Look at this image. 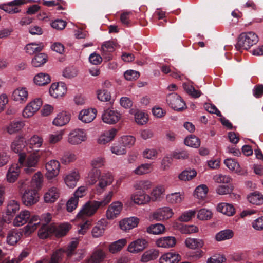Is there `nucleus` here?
I'll return each mask as SVG.
<instances>
[{"label":"nucleus","mask_w":263,"mask_h":263,"mask_svg":"<svg viewBox=\"0 0 263 263\" xmlns=\"http://www.w3.org/2000/svg\"><path fill=\"white\" fill-rule=\"evenodd\" d=\"M114 180L112 174L110 172H106L100 176L96 185L97 192L101 194L106 188L110 185Z\"/></svg>","instance_id":"obj_8"},{"label":"nucleus","mask_w":263,"mask_h":263,"mask_svg":"<svg viewBox=\"0 0 263 263\" xmlns=\"http://www.w3.org/2000/svg\"><path fill=\"white\" fill-rule=\"evenodd\" d=\"M197 175V172L194 169L185 170L179 175V178L182 181H189Z\"/></svg>","instance_id":"obj_51"},{"label":"nucleus","mask_w":263,"mask_h":263,"mask_svg":"<svg viewBox=\"0 0 263 263\" xmlns=\"http://www.w3.org/2000/svg\"><path fill=\"white\" fill-rule=\"evenodd\" d=\"M184 144L190 147L197 148L200 145V140L195 135H192L184 139Z\"/></svg>","instance_id":"obj_56"},{"label":"nucleus","mask_w":263,"mask_h":263,"mask_svg":"<svg viewBox=\"0 0 263 263\" xmlns=\"http://www.w3.org/2000/svg\"><path fill=\"white\" fill-rule=\"evenodd\" d=\"M234 236V233L230 229H226L220 231L215 235V239L217 241H221L232 238Z\"/></svg>","instance_id":"obj_45"},{"label":"nucleus","mask_w":263,"mask_h":263,"mask_svg":"<svg viewBox=\"0 0 263 263\" xmlns=\"http://www.w3.org/2000/svg\"><path fill=\"white\" fill-rule=\"evenodd\" d=\"M105 253L101 249H97L92 253L88 263H100L104 259Z\"/></svg>","instance_id":"obj_37"},{"label":"nucleus","mask_w":263,"mask_h":263,"mask_svg":"<svg viewBox=\"0 0 263 263\" xmlns=\"http://www.w3.org/2000/svg\"><path fill=\"white\" fill-rule=\"evenodd\" d=\"M117 130L115 128H111L103 133L98 138L97 142L101 145H105L110 142L115 137Z\"/></svg>","instance_id":"obj_27"},{"label":"nucleus","mask_w":263,"mask_h":263,"mask_svg":"<svg viewBox=\"0 0 263 263\" xmlns=\"http://www.w3.org/2000/svg\"><path fill=\"white\" fill-rule=\"evenodd\" d=\"M80 179L79 173L78 171H72L65 175L64 177V181L70 188L74 187Z\"/></svg>","instance_id":"obj_28"},{"label":"nucleus","mask_w":263,"mask_h":263,"mask_svg":"<svg viewBox=\"0 0 263 263\" xmlns=\"http://www.w3.org/2000/svg\"><path fill=\"white\" fill-rule=\"evenodd\" d=\"M121 118V115L117 110L107 109L104 110L102 119L104 123L113 124L118 122Z\"/></svg>","instance_id":"obj_14"},{"label":"nucleus","mask_w":263,"mask_h":263,"mask_svg":"<svg viewBox=\"0 0 263 263\" xmlns=\"http://www.w3.org/2000/svg\"><path fill=\"white\" fill-rule=\"evenodd\" d=\"M97 97L99 100L102 102H107L111 99V95L110 92L104 89H98L97 92Z\"/></svg>","instance_id":"obj_60"},{"label":"nucleus","mask_w":263,"mask_h":263,"mask_svg":"<svg viewBox=\"0 0 263 263\" xmlns=\"http://www.w3.org/2000/svg\"><path fill=\"white\" fill-rule=\"evenodd\" d=\"M97 110L95 109H88L81 110L79 115V120L85 123L92 122L96 118Z\"/></svg>","instance_id":"obj_23"},{"label":"nucleus","mask_w":263,"mask_h":263,"mask_svg":"<svg viewBox=\"0 0 263 263\" xmlns=\"http://www.w3.org/2000/svg\"><path fill=\"white\" fill-rule=\"evenodd\" d=\"M22 200L26 206H31L36 204L39 200L37 190L35 189L25 190L22 196Z\"/></svg>","instance_id":"obj_7"},{"label":"nucleus","mask_w":263,"mask_h":263,"mask_svg":"<svg viewBox=\"0 0 263 263\" xmlns=\"http://www.w3.org/2000/svg\"><path fill=\"white\" fill-rule=\"evenodd\" d=\"M147 246V242L144 239H138L132 242L128 246L127 250L130 253H138L142 251Z\"/></svg>","instance_id":"obj_21"},{"label":"nucleus","mask_w":263,"mask_h":263,"mask_svg":"<svg viewBox=\"0 0 263 263\" xmlns=\"http://www.w3.org/2000/svg\"><path fill=\"white\" fill-rule=\"evenodd\" d=\"M114 192L109 191L105 194L100 201L90 200L85 203L77 215L78 219H84L86 217L92 216L101 207L107 205L111 200Z\"/></svg>","instance_id":"obj_2"},{"label":"nucleus","mask_w":263,"mask_h":263,"mask_svg":"<svg viewBox=\"0 0 263 263\" xmlns=\"http://www.w3.org/2000/svg\"><path fill=\"white\" fill-rule=\"evenodd\" d=\"M123 209L121 202L117 201L112 202L107 208L105 213L106 219L113 220L118 217Z\"/></svg>","instance_id":"obj_10"},{"label":"nucleus","mask_w":263,"mask_h":263,"mask_svg":"<svg viewBox=\"0 0 263 263\" xmlns=\"http://www.w3.org/2000/svg\"><path fill=\"white\" fill-rule=\"evenodd\" d=\"M71 229V225L68 223H64L59 224L57 227L54 226L53 232L58 237H62Z\"/></svg>","instance_id":"obj_39"},{"label":"nucleus","mask_w":263,"mask_h":263,"mask_svg":"<svg viewBox=\"0 0 263 263\" xmlns=\"http://www.w3.org/2000/svg\"><path fill=\"white\" fill-rule=\"evenodd\" d=\"M20 209V203L14 200H11L8 202L6 213L7 215H13Z\"/></svg>","instance_id":"obj_43"},{"label":"nucleus","mask_w":263,"mask_h":263,"mask_svg":"<svg viewBox=\"0 0 263 263\" xmlns=\"http://www.w3.org/2000/svg\"><path fill=\"white\" fill-rule=\"evenodd\" d=\"M71 119V115L66 111H62L57 114L52 121L53 125L56 126H62L69 123Z\"/></svg>","instance_id":"obj_26"},{"label":"nucleus","mask_w":263,"mask_h":263,"mask_svg":"<svg viewBox=\"0 0 263 263\" xmlns=\"http://www.w3.org/2000/svg\"><path fill=\"white\" fill-rule=\"evenodd\" d=\"M60 164L59 161L52 160L46 164L47 172L46 177L48 180H51L59 173Z\"/></svg>","instance_id":"obj_15"},{"label":"nucleus","mask_w":263,"mask_h":263,"mask_svg":"<svg viewBox=\"0 0 263 263\" xmlns=\"http://www.w3.org/2000/svg\"><path fill=\"white\" fill-rule=\"evenodd\" d=\"M135 122L139 125H144L148 121L147 115L144 112L138 110L134 113Z\"/></svg>","instance_id":"obj_58"},{"label":"nucleus","mask_w":263,"mask_h":263,"mask_svg":"<svg viewBox=\"0 0 263 263\" xmlns=\"http://www.w3.org/2000/svg\"><path fill=\"white\" fill-rule=\"evenodd\" d=\"M224 164L230 170L236 173H240L241 172V167L239 163L234 159L228 158L224 161Z\"/></svg>","instance_id":"obj_49"},{"label":"nucleus","mask_w":263,"mask_h":263,"mask_svg":"<svg viewBox=\"0 0 263 263\" xmlns=\"http://www.w3.org/2000/svg\"><path fill=\"white\" fill-rule=\"evenodd\" d=\"M209 189L206 185L200 184L197 186L194 191V196L198 199H204L206 198Z\"/></svg>","instance_id":"obj_46"},{"label":"nucleus","mask_w":263,"mask_h":263,"mask_svg":"<svg viewBox=\"0 0 263 263\" xmlns=\"http://www.w3.org/2000/svg\"><path fill=\"white\" fill-rule=\"evenodd\" d=\"M183 87L186 93L192 97L199 98L201 95V92L198 90H196L190 83H184Z\"/></svg>","instance_id":"obj_54"},{"label":"nucleus","mask_w":263,"mask_h":263,"mask_svg":"<svg viewBox=\"0 0 263 263\" xmlns=\"http://www.w3.org/2000/svg\"><path fill=\"white\" fill-rule=\"evenodd\" d=\"M60 195L59 189L55 186H51L45 192L43 199L46 203H52L58 200Z\"/></svg>","instance_id":"obj_17"},{"label":"nucleus","mask_w":263,"mask_h":263,"mask_svg":"<svg viewBox=\"0 0 263 263\" xmlns=\"http://www.w3.org/2000/svg\"><path fill=\"white\" fill-rule=\"evenodd\" d=\"M43 48V43H31L26 45L25 49L28 54L31 55L41 51Z\"/></svg>","instance_id":"obj_38"},{"label":"nucleus","mask_w":263,"mask_h":263,"mask_svg":"<svg viewBox=\"0 0 263 263\" xmlns=\"http://www.w3.org/2000/svg\"><path fill=\"white\" fill-rule=\"evenodd\" d=\"M25 125L24 121H13L6 126V130L8 134L13 135L21 130Z\"/></svg>","instance_id":"obj_30"},{"label":"nucleus","mask_w":263,"mask_h":263,"mask_svg":"<svg viewBox=\"0 0 263 263\" xmlns=\"http://www.w3.org/2000/svg\"><path fill=\"white\" fill-rule=\"evenodd\" d=\"M117 44L113 41H108L104 42L101 46V54L106 62L110 61L112 59L111 53L116 49Z\"/></svg>","instance_id":"obj_11"},{"label":"nucleus","mask_w":263,"mask_h":263,"mask_svg":"<svg viewBox=\"0 0 263 263\" xmlns=\"http://www.w3.org/2000/svg\"><path fill=\"white\" fill-rule=\"evenodd\" d=\"M180 260V255L175 252H168L162 255L160 263H177Z\"/></svg>","instance_id":"obj_31"},{"label":"nucleus","mask_w":263,"mask_h":263,"mask_svg":"<svg viewBox=\"0 0 263 263\" xmlns=\"http://www.w3.org/2000/svg\"><path fill=\"white\" fill-rule=\"evenodd\" d=\"M47 61V56L45 53H39L32 60L31 64L33 67H39L44 65Z\"/></svg>","instance_id":"obj_48"},{"label":"nucleus","mask_w":263,"mask_h":263,"mask_svg":"<svg viewBox=\"0 0 263 263\" xmlns=\"http://www.w3.org/2000/svg\"><path fill=\"white\" fill-rule=\"evenodd\" d=\"M166 198L167 201L171 204H179L183 201L184 195L179 192H176L167 195Z\"/></svg>","instance_id":"obj_44"},{"label":"nucleus","mask_w":263,"mask_h":263,"mask_svg":"<svg viewBox=\"0 0 263 263\" xmlns=\"http://www.w3.org/2000/svg\"><path fill=\"white\" fill-rule=\"evenodd\" d=\"M176 243V240L174 237L166 236L161 237L156 241V244L157 247L170 248L173 247Z\"/></svg>","instance_id":"obj_29"},{"label":"nucleus","mask_w":263,"mask_h":263,"mask_svg":"<svg viewBox=\"0 0 263 263\" xmlns=\"http://www.w3.org/2000/svg\"><path fill=\"white\" fill-rule=\"evenodd\" d=\"M217 209L218 211L228 216H231L235 213L234 206L227 203H219Z\"/></svg>","instance_id":"obj_35"},{"label":"nucleus","mask_w":263,"mask_h":263,"mask_svg":"<svg viewBox=\"0 0 263 263\" xmlns=\"http://www.w3.org/2000/svg\"><path fill=\"white\" fill-rule=\"evenodd\" d=\"M101 170L97 168H91L87 173L86 177V181L90 185L97 182L101 175Z\"/></svg>","instance_id":"obj_34"},{"label":"nucleus","mask_w":263,"mask_h":263,"mask_svg":"<svg viewBox=\"0 0 263 263\" xmlns=\"http://www.w3.org/2000/svg\"><path fill=\"white\" fill-rule=\"evenodd\" d=\"M33 80L35 85L38 86H44L50 82L51 79L48 74L40 72L34 76Z\"/></svg>","instance_id":"obj_32"},{"label":"nucleus","mask_w":263,"mask_h":263,"mask_svg":"<svg viewBox=\"0 0 263 263\" xmlns=\"http://www.w3.org/2000/svg\"><path fill=\"white\" fill-rule=\"evenodd\" d=\"M64 135V131L60 130L50 134L49 136V142L50 144H55L62 139Z\"/></svg>","instance_id":"obj_63"},{"label":"nucleus","mask_w":263,"mask_h":263,"mask_svg":"<svg viewBox=\"0 0 263 263\" xmlns=\"http://www.w3.org/2000/svg\"><path fill=\"white\" fill-rule=\"evenodd\" d=\"M139 219L136 217H130L121 220L119 222V226L123 231H128L138 226Z\"/></svg>","instance_id":"obj_24"},{"label":"nucleus","mask_w":263,"mask_h":263,"mask_svg":"<svg viewBox=\"0 0 263 263\" xmlns=\"http://www.w3.org/2000/svg\"><path fill=\"white\" fill-rule=\"evenodd\" d=\"M178 229L181 233L185 234H190L198 231V227L194 225L180 224L178 226Z\"/></svg>","instance_id":"obj_57"},{"label":"nucleus","mask_w":263,"mask_h":263,"mask_svg":"<svg viewBox=\"0 0 263 263\" xmlns=\"http://www.w3.org/2000/svg\"><path fill=\"white\" fill-rule=\"evenodd\" d=\"M110 151L112 154L117 155H124L126 153L125 147L120 142L111 146L110 147Z\"/></svg>","instance_id":"obj_62"},{"label":"nucleus","mask_w":263,"mask_h":263,"mask_svg":"<svg viewBox=\"0 0 263 263\" xmlns=\"http://www.w3.org/2000/svg\"><path fill=\"white\" fill-rule=\"evenodd\" d=\"M30 212L26 210L21 211L14 218L13 224L16 227H21L27 222H29L31 218Z\"/></svg>","instance_id":"obj_20"},{"label":"nucleus","mask_w":263,"mask_h":263,"mask_svg":"<svg viewBox=\"0 0 263 263\" xmlns=\"http://www.w3.org/2000/svg\"><path fill=\"white\" fill-rule=\"evenodd\" d=\"M25 3V0H14L8 4L1 5L0 8L10 14L17 13L20 12L18 6Z\"/></svg>","instance_id":"obj_18"},{"label":"nucleus","mask_w":263,"mask_h":263,"mask_svg":"<svg viewBox=\"0 0 263 263\" xmlns=\"http://www.w3.org/2000/svg\"><path fill=\"white\" fill-rule=\"evenodd\" d=\"M153 170L152 164L144 163L139 165L134 171L135 174L137 175H143L151 173Z\"/></svg>","instance_id":"obj_47"},{"label":"nucleus","mask_w":263,"mask_h":263,"mask_svg":"<svg viewBox=\"0 0 263 263\" xmlns=\"http://www.w3.org/2000/svg\"><path fill=\"white\" fill-rule=\"evenodd\" d=\"M247 198L249 202L253 204L260 205L263 203V195L257 192L250 194Z\"/></svg>","instance_id":"obj_50"},{"label":"nucleus","mask_w":263,"mask_h":263,"mask_svg":"<svg viewBox=\"0 0 263 263\" xmlns=\"http://www.w3.org/2000/svg\"><path fill=\"white\" fill-rule=\"evenodd\" d=\"M168 104L174 109L180 110L184 108L185 103L178 95L175 93L169 94L166 98Z\"/></svg>","instance_id":"obj_12"},{"label":"nucleus","mask_w":263,"mask_h":263,"mask_svg":"<svg viewBox=\"0 0 263 263\" xmlns=\"http://www.w3.org/2000/svg\"><path fill=\"white\" fill-rule=\"evenodd\" d=\"M78 74V70L74 67H68L66 68L63 71V76L66 78H72L76 77Z\"/></svg>","instance_id":"obj_64"},{"label":"nucleus","mask_w":263,"mask_h":263,"mask_svg":"<svg viewBox=\"0 0 263 263\" xmlns=\"http://www.w3.org/2000/svg\"><path fill=\"white\" fill-rule=\"evenodd\" d=\"M53 229L54 226H47L44 224L39 230V237L41 239H45L47 238L53 232Z\"/></svg>","instance_id":"obj_55"},{"label":"nucleus","mask_w":263,"mask_h":263,"mask_svg":"<svg viewBox=\"0 0 263 263\" xmlns=\"http://www.w3.org/2000/svg\"><path fill=\"white\" fill-rule=\"evenodd\" d=\"M87 138L85 130L81 128H76L71 130L68 135V142L73 145H78L84 142Z\"/></svg>","instance_id":"obj_5"},{"label":"nucleus","mask_w":263,"mask_h":263,"mask_svg":"<svg viewBox=\"0 0 263 263\" xmlns=\"http://www.w3.org/2000/svg\"><path fill=\"white\" fill-rule=\"evenodd\" d=\"M67 91V87L63 82L53 83L49 89L50 95L55 98L63 97Z\"/></svg>","instance_id":"obj_16"},{"label":"nucleus","mask_w":263,"mask_h":263,"mask_svg":"<svg viewBox=\"0 0 263 263\" xmlns=\"http://www.w3.org/2000/svg\"><path fill=\"white\" fill-rule=\"evenodd\" d=\"M42 105V101L40 98H36L30 102L23 111V117L25 118L31 117L39 110Z\"/></svg>","instance_id":"obj_9"},{"label":"nucleus","mask_w":263,"mask_h":263,"mask_svg":"<svg viewBox=\"0 0 263 263\" xmlns=\"http://www.w3.org/2000/svg\"><path fill=\"white\" fill-rule=\"evenodd\" d=\"M22 236V231L20 230H13L10 231L7 237V242L10 245H14L21 239Z\"/></svg>","instance_id":"obj_33"},{"label":"nucleus","mask_w":263,"mask_h":263,"mask_svg":"<svg viewBox=\"0 0 263 263\" xmlns=\"http://www.w3.org/2000/svg\"><path fill=\"white\" fill-rule=\"evenodd\" d=\"M28 96V92L25 87H18L15 89L12 95V99L19 103L25 102Z\"/></svg>","instance_id":"obj_25"},{"label":"nucleus","mask_w":263,"mask_h":263,"mask_svg":"<svg viewBox=\"0 0 263 263\" xmlns=\"http://www.w3.org/2000/svg\"><path fill=\"white\" fill-rule=\"evenodd\" d=\"M78 245V240L77 239H74L72 240L68 244L66 249L64 250V253H65L68 257H71L74 252L76 249L77 248Z\"/></svg>","instance_id":"obj_61"},{"label":"nucleus","mask_w":263,"mask_h":263,"mask_svg":"<svg viewBox=\"0 0 263 263\" xmlns=\"http://www.w3.org/2000/svg\"><path fill=\"white\" fill-rule=\"evenodd\" d=\"M174 214L173 210L169 207L159 208L152 212L149 215L150 220L163 221L170 218Z\"/></svg>","instance_id":"obj_6"},{"label":"nucleus","mask_w":263,"mask_h":263,"mask_svg":"<svg viewBox=\"0 0 263 263\" xmlns=\"http://www.w3.org/2000/svg\"><path fill=\"white\" fill-rule=\"evenodd\" d=\"M22 166L18 164H13L10 166L6 174V180L9 183L15 182L18 178Z\"/></svg>","instance_id":"obj_19"},{"label":"nucleus","mask_w":263,"mask_h":263,"mask_svg":"<svg viewBox=\"0 0 263 263\" xmlns=\"http://www.w3.org/2000/svg\"><path fill=\"white\" fill-rule=\"evenodd\" d=\"M165 230V227L161 223L151 224L147 228V232L149 234L159 235L163 233Z\"/></svg>","instance_id":"obj_53"},{"label":"nucleus","mask_w":263,"mask_h":263,"mask_svg":"<svg viewBox=\"0 0 263 263\" xmlns=\"http://www.w3.org/2000/svg\"><path fill=\"white\" fill-rule=\"evenodd\" d=\"M164 191V187L162 186H159L155 187L151 193L150 197L151 200L153 201H155L160 199Z\"/></svg>","instance_id":"obj_59"},{"label":"nucleus","mask_w":263,"mask_h":263,"mask_svg":"<svg viewBox=\"0 0 263 263\" xmlns=\"http://www.w3.org/2000/svg\"><path fill=\"white\" fill-rule=\"evenodd\" d=\"M152 186V182L147 180L137 181L134 185L135 190L144 191L149 190Z\"/></svg>","instance_id":"obj_52"},{"label":"nucleus","mask_w":263,"mask_h":263,"mask_svg":"<svg viewBox=\"0 0 263 263\" xmlns=\"http://www.w3.org/2000/svg\"><path fill=\"white\" fill-rule=\"evenodd\" d=\"M10 148L12 151L18 154V161L25 174L29 175L35 172L42 154V151L36 149L28 154L26 141H24L22 136L15 137L11 143Z\"/></svg>","instance_id":"obj_1"},{"label":"nucleus","mask_w":263,"mask_h":263,"mask_svg":"<svg viewBox=\"0 0 263 263\" xmlns=\"http://www.w3.org/2000/svg\"><path fill=\"white\" fill-rule=\"evenodd\" d=\"M43 142V138L37 135L32 136L26 141V151L28 154H30L34 150V148H39L41 147Z\"/></svg>","instance_id":"obj_22"},{"label":"nucleus","mask_w":263,"mask_h":263,"mask_svg":"<svg viewBox=\"0 0 263 263\" xmlns=\"http://www.w3.org/2000/svg\"><path fill=\"white\" fill-rule=\"evenodd\" d=\"M159 251L156 249H151L145 251L142 255L141 261L147 262L156 259L159 256Z\"/></svg>","instance_id":"obj_40"},{"label":"nucleus","mask_w":263,"mask_h":263,"mask_svg":"<svg viewBox=\"0 0 263 263\" xmlns=\"http://www.w3.org/2000/svg\"><path fill=\"white\" fill-rule=\"evenodd\" d=\"M131 201L135 204L142 205L148 204L151 200L150 196L144 191H137L131 195Z\"/></svg>","instance_id":"obj_13"},{"label":"nucleus","mask_w":263,"mask_h":263,"mask_svg":"<svg viewBox=\"0 0 263 263\" xmlns=\"http://www.w3.org/2000/svg\"><path fill=\"white\" fill-rule=\"evenodd\" d=\"M127 242V239L125 238L116 241L109 245L108 248L109 251L111 253H116L120 251Z\"/></svg>","instance_id":"obj_42"},{"label":"nucleus","mask_w":263,"mask_h":263,"mask_svg":"<svg viewBox=\"0 0 263 263\" xmlns=\"http://www.w3.org/2000/svg\"><path fill=\"white\" fill-rule=\"evenodd\" d=\"M258 42L257 35L252 31L241 33L238 39L236 48L239 50H248Z\"/></svg>","instance_id":"obj_4"},{"label":"nucleus","mask_w":263,"mask_h":263,"mask_svg":"<svg viewBox=\"0 0 263 263\" xmlns=\"http://www.w3.org/2000/svg\"><path fill=\"white\" fill-rule=\"evenodd\" d=\"M185 246L191 249L201 248L204 246V241L201 239L187 238L185 240Z\"/></svg>","instance_id":"obj_36"},{"label":"nucleus","mask_w":263,"mask_h":263,"mask_svg":"<svg viewBox=\"0 0 263 263\" xmlns=\"http://www.w3.org/2000/svg\"><path fill=\"white\" fill-rule=\"evenodd\" d=\"M52 216L50 213L43 214L41 217L36 215H32L29 223L23 228V231L26 236H29L38 228L41 223L43 225H47L51 220Z\"/></svg>","instance_id":"obj_3"},{"label":"nucleus","mask_w":263,"mask_h":263,"mask_svg":"<svg viewBox=\"0 0 263 263\" xmlns=\"http://www.w3.org/2000/svg\"><path fill=\"white\" fill-rule=\"evenodd\" d=\"M31 187L40 190L42 188L43 183V176L40 172L35 173L32 177Z\"/></svg>","instance_id":"obj_41"}]
</instances>
